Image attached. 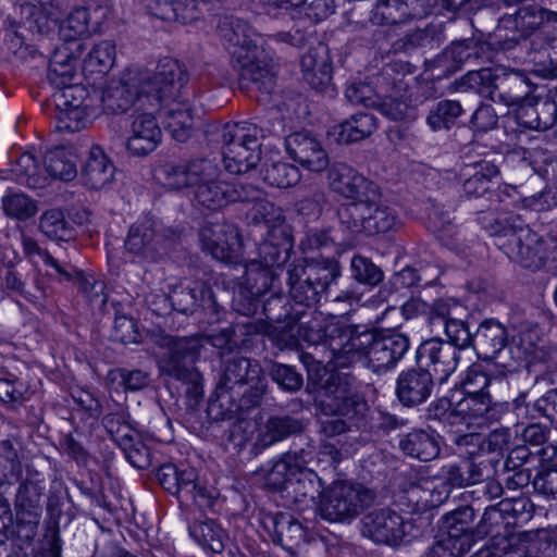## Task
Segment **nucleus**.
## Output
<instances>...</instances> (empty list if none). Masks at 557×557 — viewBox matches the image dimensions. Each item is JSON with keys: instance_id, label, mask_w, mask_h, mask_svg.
Masks as SVG:
<instances>
[{"instance_id": "f257e3e1", "label": "nucleus", "mask_w": 557, "mask_h": 557, "mask_svg": "<svg viewBox=\"0 0 557 557\" xmlns=\"http://www.w3.org/2000/svg\"><path fill=\"white\" fill-rule=\"evenodd\" d=\"M281 304V297L269 300L263 308L267 320H248L243 324L246 334H263L280 349L297 348L302 342L314 347V350L321 347L339 366V351L332 348L333 339L338 335L333 329H341V333H344V329H354V325L326 321L321 313L305 308L290 307L283 314H275L274 309Z\"/></svg>"}, {"instance_id": "f03ea898", "label": "nucleus", "mask_w": 557, "mask_h": 557, "mask_svg": "<svg viewBox=\"0 0 557 557\" xmlns=\"http://www.w3.org/2000/svg\"><path fill=\"white\" fill-rule=\"evenodd\" d=\"M183 65L172 58L160 60L153 71L128 70L119 82L111 83L99 96L103 110L132 114L146 109L159 110L162 100L174 96L187 83Z\"/></svg>"}, {"instance_id": "7ed1b4c3", "label": "nucleus", "mask_w": 557, "mask_h": 557, "mask_svg": "<svg viewBox=\"0 0 557 557\" xmlns=\"http://www.w3.org/2000/svg\"><path fill=\"white\" fill-rule=\"evenodd\" d=\"M337 337L333 339L332 348L339 351V366L350 367L360 362L363 367L381 375L396 368L410 348L409 337L399 332L373 334L367 330L334 327Z\"/></svg>"}, {"instance_id": "20e7f679", "label": "nucleus", "mask_w": 557, "mask_h": 557, "mask_svg": "<svg viewBox=\"0 0 557 557\" xmlns=\"http://www.w3.org/2000/svg\"><path fill=\"white\" fill-rule=\"evenodd\" d=\"M156 343L163 350L158 360L161 373L193 384L196 393H200L201 375L194 364L205 344H210L220 350H231L235 346L232 329H224L207 336L174 338L163 335Z\"/></svg>"}, {"instance_id": "39448f33", "label": "nucleus", "mask_w": 557, "mask_h": 557, "mask_svg": "<svg viewBox=\"0 0 557 557\" xmlns=\"http://www.w3.org/2000/svg\"><path fill=\"white\" fill-rule=\"evenodd\" d=\"M258 362L245 357L226 361L223 374L216 385L211 408L219 407L223 416H233L239 410L259 404L267 391L265 377L260 375Z\"/></svg>"}, {"instance_id": "423d86ee", "label": "nucleus", "mask_w": 557, "mask_h": 557, "mask_svg": "<svg viewBox=\"0 0 557 557\" xmlns=\"http://www.w3.org/2000/svg\"><path fill=\"white\" fill-rule=\"evenodd\" d=\"M337 218L342 232L349 238L396 232L401 226L397 211L383 200L379 186L360 202L341 205Z\"/></svg>"}, {"instance_id": "0eeeda50", "label": "nucleus", "mask_w": 557, "mask_h": 557, "mask_svg": "<svg viewBox=\"0 0 557 557\" xmlns=\"http://www.w3.org/2000/svg\"><path fill=\"white\" fill-rule=\"evenodd\" d=\"M261 129L252 123L226 124L221 132L222 156L225 170L244 174L261 160Z\"/></svg>"}, {"instance_id": "6e6552de", "label": "nucleus", "mask_w": 557, "mask_h": 557, "mask_svg": "<svg viewBox=\"0 0 557 557\" xmlns=\"http://www.w3.org/2000/svg\"><path fill=\"white\" fill-rule=\"evenodd\" d=\"M338 276V265L331 260H311L305 264H295L288 270L289 295L297 304L309 309L321 300Z\"/></svg>"}, {"instance_id": "1a4fd4ad", "label": "nucleus", "mask_w": 557, "mask_h": 557, "mask_svg": "<svg viewBox=\"0 0 557 557\" xmlns=\"http://www.w3.org/2000/svg\"><path fill=\"white\" fill-rule=\"evenodd\" d=\"M371 500V492L360 484L337 481L323 492L319 513L330 522H349Z\"/></svg>"}, {"instance_id": "9d476101", "label": "nucleus", "mask_w": 557, "mask_h": 557, "mask_svg": "<svg viewBox=\"0 0 557 557\" xmlns=\"http://www.w3.org/2000/svg\"><path fill=\"white\" fill-rule=\"evenodd\" d=\"M325 398L322 404L333 413V417L321 421L320 432L325 437L344 434L347 423L341 417H352L357 412V400L351 391L350 377L338 373H331L322 385Z\"/></svg>"}, {"instance_id": "9b49d317", "label": "nucleus", "mask_w": 557, "mask_h": 557, "mask_svg": "<svg viewBox=\"0 0 557 557\" xmlns=\"http://www.w3.org/2000/svg\"><path fill=\"white\" fill-rule=\"evenodd\" d=\"M288 247L274 244L269 239L259 246V260H251L245 265V287L239 286L238 296L250 306L269 287L273 272L272 268L284 263L287 259Z\"/></svg>"}, {"instance_id": "f8f14e48", "label": "nucleus", "mask_w": 557, "mask_h": 557, "mask_svg": "<svg viewBox=\"0 0 557 557\" xmlns=\"http://www.w3.org/2000/svg\"><path fill=\"white\" fill-rule=\"evenodd\" d=\"M414 524L391 508H380L362 518V535L377 544L397 546L411 541Z\"/></svg>"}, {"instance_id": "ddd939ff", "label": "nucleus", "mask_w": 557, "mask_h": 557, "mask_svg": "<svg viewBox=\"0 0 557 557\" xmlns=\"http://www.w3.org/2000/svg\"><path fill=\"white\" fill-rule=\"evenodd\" d=\"M219 168L214 163V174L210 177H199L196 182L195 198L201 206L218 210L231 202L247 201L257 199L260 189L256 186L242 182H224L218 178Z\"/></svg>"}, {"instance_id": "4468645a", "label": "nucleus", "mask_w": 557, "mask_h": 557, "mask_svg": "<svg viewBox=\"0 0 557 557\" xmlns=\"http://www.w3.org/2000/svg\"><path fill=\"white\" fill-rule=\"evenodd\" d=\"M262 54L260 48H238L233 52L232 65L243 87L271 94L275 85V73L271 62L262 58Z\"/></svg>"}, {"instance_id": "2eb2a0df", "label": "nucleus", "mask_w": 557, "mask_h": 557, "mask_svg": "<svg viewBox=\"0 0 557 557\" xmlns=\"http://www.w3.org/2000/svg\"><path fill=\"white\" fill-rule=\"evenodd\" d=\"M507 327L495 319L481 322L474 334V350L478 356L493 361L504 370L513 369V357Z\"/></svg>"}, {"instance_id": "dca6fc26", "label": "nucleus", "mask_w": 557, "mask_h": 557, "mask_svg": "<svg viewBox=\"0 0 557 557\" xmlns=\"http://www.w3.org/2000/svg\"><path fill=\"white\" fill-rule=\"evenodd\" d=\"M202 249L225 263H239L243 243L238 230L226 222H208L199 233Z\"/></svg>"}, {"instance_id": "f3484780", "label": "nucleus", "mask_w": 557, "mask_h": 557, "mask_svg": "<svg viewBox=\"0 0 557 557\" xmlns=\"http://www.w3.org/2000/svg\"><path fill=\"white\" fill-rule=\"evenodd\" d=\"M165 242L166 237L161 223L152 219H144L129 227L124 245L129 253L153 262L165 250Z\"/></svg>"}, {"instance_id": "a211bd4d", "label": "nucleus", "mask_w": 557, "mask_h": 557, "mask_svg": "<svg viewBox=\"0 0 557 557\" xmlns=\"http://www.w3.org/2000/svg\"><path fill=\"white\" fill-rule=\"evenodd\" d=\"M314 457L311 446L284 454L278 460L269 461L257 471V475L264 481L268 488L285 492L292 478H295L300 466L309 465Z\"/></svg>"}, {"instance_id": "6ab92c4d", "label": "nucleus", "mask_w": 557, "mask_h": 557, "mask_svg": "<svg viewBox=\"0 0 557 557\" xmlns=\"http://www.w3.org/2000/svg\"><path fill=\"white\" fill-rule=\"evenodd\" d=\"M417 361L421 368L431 372L440 384H443L456 371L459 351L448 343L432 338L419 346Z\"/></svg>"}, {"instance_id": "aec40b11", "label": "nucleus", "mask_w": 557, "mask_h": 557, "mask_svg": "<svg viewBox=\"0 0 557 557\" xmlns=\"http://www.w3.org/2000/svg\"><path fill=\"white\" fill-rule=\"evenodd\" d=\"M503 406L492 401L491 396H470L465 395L457 401L449 414L451 425H462L468 428H483L497 421L500 417Z\"/></svg>"}, {"instance_id": "412c9836", "label": "nucleus", "mask_w": 557, "mask_h": 557, "mask_svg": "<svg viewBox=\"0 0 557 557\" xmlns=\"http://www.w3.org/2000/svg\"><path fill=\"white\" fill-rule=\"evenodd\" d=\"M158 110L145 109L132 114L126 148L133 156L144 157L154 151L162 138V131L154 116Z\"/></svg>"}, {"instance_id": "4be33fe9", "label": "nucleus", "mask_w": 557, "mask_h": 557, "mask_svg": "<svg viewBox=\"0 0 557 557\" xmlns=\"http://www.w3.org/2000/svg\"><path fill=\"white\" fill-rule=\"evenodd\" d=\"M285 147L292 159L311 172H322L330 164L329 154L321 141L308 131L287 136Z\"/></svg>"}, {"instance_id": "5701e85b", "label": "nucleus", "mask_w": 557, "mask_h": 557, "mask_svg": "<svg viewBox=\"0 0 557 557\" xmlns=\"http://www.w3.org/2000/svg\"><path fill=\"white\" fill-rule=\"evenodd\" d=\"M330 188L337 195L349 199V202H360L377 185L343 162H334L327 172Z\"/></svg>"}, {"instance_id": "b1692460", "label": "nucleus", "mask_w": 557, "mask_h": 557, "mask_svg": "<svg viewBox=\"0 0 557 557\" xmlns=\"http://www.w3.org/2000/svg\"><path fill=\"white\" fill-rule=\"evenodd\" d=\"M463 448L465 454L469 455V457L442 469L445 480L453 487L481 483L488 479L492 473L491 461L488 459L480 455L473 447Z\"/></svg>"}, {"instance_id": "393cba45", "label": "nucleus", "mask_w": 557, "mask_h": 557, "mask_svg": "<svg viewBox=\"0 0 557 557\" xmlns=\"http://www.w3.org/2000/svg\"><path fill=\"white\" fill-rule=\"evenodd\" d=\"M516 220L505 218L503 221H497V226L494 233H503L509 236V245L512 248L513 258L518 259L524 267H539L542 263V256L540 247H532V243H536L535 234H531L528 227L522 225V222L517 218Z\"/></svg>"}, {"instance_id": "a878e982", "label": "nucleus", "mask_w": 557, "mask_h": 557, "mask_svg": "<svg viewBox=\"0 0 557 557\" xmlns=\"http://www.w3.org/2000/svg\"><path fill=\"white\" fill-rule=\"evenodd\" d=\"M214 174V162L198 159L189 162L166 163L158 172V178L169 189H182L196 185L199 177H210Z\"/></svg>"}, {"instance_id": "bb28decb", "label": "nucleus", "mask_w": 557, "mask_h": 557, "mask_svg": "<svg viewBox=\"0 0 557 557\" xmlns=\"http://www.w3.org/2000/svg\"><path fill=\"white\" fill-rule=\"evenodd\" d=\"M473 509L471 507H463L454 511L451 519L460 524V528H455V532L449 531L447 534L441 535L431 545L424 556L425 557H461L470 549V539L463 533L466 531L465 524L473 519Z\"/></svg>"}, {"instance_id": "cd10ccee", "label": "nucleus", "mask_w": 557, "mask_h": 557, "mask_svg": "<svg viewBox=\"0 0 557 557\" xmlns=\"http://www.w3.org/2000/svg\"><path fill=\"white\" fill-rule=\"evenodd\" d=\"M434 388V377L423 368L401 371L396 380V396L407 407L424 403Z\"/></svg>"}, {"instance_id": "c85d7f7f", "label": "nucleus", "mask_w": 557, "mask_h": 557, "mask_svg": "<svg viewBox=\"0 0 557 557\" xmlns=\"http://www.w3.org/2000/svg\"><path fill=\"white\" fill-rule=\"evenodd\" d=\"M515 85L516 89L525 88V77L517 72L506 73L503 76L494 74L488 69L470 71L461 78V85L474 90L483 97L495 98L498 88H505L507 85Z\"/></svg>"}, {"instance_id": "c756f323", "label": "nucleus", "mask_w": 557, "mask_h": 557, "mask_svg": "<svg viewBox=\"0 0 557 557\" xmlns=\"http://www.w3.org/2000/svg\"><path fill=\"white\" fill-rule=\"evenodd\" d=\"M302 78L313 89L323 90L332 81V61L325 46L307 51L301 58Z\"/></svg>"}, {"instance_id": "7c9ffc66", "label": "nucleus", "mask_w": 557, "mask_h": 557, "mask_svg": "<svg viewBox=\"0 0 557 557\" xmlns=\"http://www.w3.org/2000/svg\"><path fill=\"white\" fill-rule=\"evenodd\" d=\"M115 418L117 419L119 416L108 414L103 418L107 430L135 467H146L148 463V449L141 444L137 434L127 422H123V424L114 428Z\"/></svg>"}, {"instance_id": "2f4dec72", "label": "nucleus", "mask_w": 557, "mask_h": 557, "mask_svg": "<svg viewBox=\"0 0 557 557\" xmlns=\"http://www.w3.org/2000/svg\"><path fill=\"white\" fill-rule=\"evenodd\" d=\"M115 418L117 419L119 416L108 414L103 418L107 430L135 467H146L148 463V449L141 444L137 434L127 422H123V424L114 428Z\"/></svg>"}, {"instance_id": "473e14b6", "label": "nucleus", "mask_w": 557, "mask_h": 557, "mask_svg": "<svg viewBox=\"0 0 557 557\" xmlns=\"http://www.w3.org/2000/svg\"><path fill=\"white\" fill-rule=\"evenodd\" d=\"M544 22V13L534 4L522 5L513 12H507L499 18V29L511 30L512 41L531 35Z\"/></svg>"}, {"instance_id": "72a5a7b5", "label": "nucleus", "mask_w": 557, "mask_h": 557, "mask_svg": "<svg viewBox=\"0 0 557 557\" xmlns=\"http://www.w3.org/2000/svg\"><path fill=\"white\" fill-rule=\"evenodd\" d=\"M535 537L530 534H507L490 540V544L478 552L476 557H528L532 556Z\"/></svg>"}, {"instance_id": "f704fd0d", "label": "nucleus", "mask_w": 557, "mask_h": 557, "mask_svg": "<svg viewBox=\"0 0 557 557\" xmlns=\"http://www.w3.org/2000/svg\"><path fill=\"white\" fill-rule=\"evenodd\" d=\"M45 492V480L37 471L32 472L27 469V476L21 483L17 493L15 506L18 513L28 516L30 519H37L41 513V498Z\"/></svg>"}, {"instance_id": "c9c22d12", "label": "nucleus", "mask_w": 557, "mask_h": 557, "mask_svg": "<svg viewBox=\"0 0 557 557\" xmlns=\"http://www.w3.org/2000/svg\"><path fill=\"white\" fill-rule=\"evenodd\" d=\"M498 173V168L485 159L466 164L462 170L465 194L475 198L484 196L490 191L492 181Z\"/></svg>"}, {"instance_id": "e433bc0d", "label": "nucleus", "mask_w": 557, "mask_h": 557, "mask_svg": "<svg viewBox=\"0 0 557 557\" xmlns=\"http://www.w3.org/2000/svg\"><path fill=\"white\" fill-rule=\"evenodd\" d=\"M219 34L225 42L233 59V52L238 48H259L258 35L243 20L234 16H225L219 23Z\"/></svg>"}, {"instance_id": "4c0bfd02", "label": "nucleus", "mask_w": 557, "mask_h": 557, "mask_svg": "<svg viewBox=\"0 0 557 557\" xmlns=\"http://www.w3.org/2000/svg\"><path fill=\"white\" fill-rule=\"evenodd\" d=\"M422 13L418 0H377L371 11V21L375 24H398L414 18Z\"/></svg>"}, {"instance_id": "58836bf2", "label": "nucleus", "mask_w": 557, "mask_h": 557, "mask_svg": "<svg viewBox=\"0 0 557 557\" xmlns=\"http://www.w3.org/2000/svg\"><path fill=\"white\" fill-rule=\"evenodd\" d=\"M170 299L174 309L185 314L193 313L200 307H214L210 288L201 283L181 285L172 292Z\"/></svg>"}, {"instance_id": "ea45409f", "label": "nucleus", "mask_w": 557, "mask_h": 557, "mask_svg": "<svg viewBox=\"0 0 557 557\" xmlns=\"http://www.w3.org/2000/svg\"><path fill=\"white\" fill-rule=\"evenodd\" d=\"M114 171L115 168L104 151L98 146L92 147L83 169L85 184L90 188H102L112 181Z\"/></svg>"}, {"instance_id": "a19ab883", "label": "nucleus", "mask_w": 557, "mask_h": 557, "mask_svg": "<svg viewBox=\"0 0 557 557\" xmlns=\"http://www.w3.org/2000/svg\"><path fill=\"white\" fill-rule=\"evenodd\" d=\"M399 448L412 458L421 461L433 460L440 454V446L434 435L423 430H413L399 440Z\"/></svg>"}, {"instance_id": "79ce46f5", "label": "nucleus", "mask_w": 557, "mask_h": 557, "mask_svg": "<svg viewBox=\"0 0 557 557\" xmlns=\"http://www.w3.org/2000/svg\"><path fill=\"white\" fill-rule=\"evenodd\" d=\"M164 127L177 141H186L193 129L194 117L191 106L188 101L173 100L169 103Z\"/></svg>"}, {"instance_id": "37998d69", "label": "nucleus", "mask_w": 557, "mask_h": 557, "mask_svg": "<svg viewBox=\"0 0 557 557\" xmlns=\"http://www.w3.org/2000/svg\"><path fill=\"white\" fill-rule=\"evenodd\" d=\"M376 127L377 121L372 113L358 112L337 126V139L343 144L360 141L372 135Z\"/></svg>"}, {"instance_id": "c03bdc74", "label": "nucleus", "mask_w": 557, "mask_h": 557, "mask_svg": "<svg viewBox=\"0 0 557 557\" xmlns=\"http://www.w3.org/2000/svg\"><path fill=\"white\" fill-rule=\"evenodd\" d=\"M321 480L317 473L308 469L307 466H300L295 478H292L287 490L285 491L295 503L314 502L321 493Z\"/></svg>"}, {"instance_id": "a18cd8bd", "label": "nucleus", "mask_w": 557, "mask_h": 557, "mask_svg": "<svg viewBox=\"0 0 557 557\" xmlns=\"http://www.w3.org/2000/svg\"><path fill=\"white\" fill-rule=\"evenodd\" d=\"M45 172L61 181H72L76 177L75 156L64 147L49 150L44 159Z\"/></svg>"}, {"instance_id": "49530a36", "label": "nucleus", "mask_w": 557, "mask_h": 557, "mask_svg": "<svg viewBox=\"0 0 557 557\" xmlns=\"http://www.w3.org/2000/svg\"><path fill=\"white\" fill-rule=\"evenodd\" d=\"M268 523H271L273 528L275 535L274 541L284 547H292L305 537L301 523L289 512H277L270 516Z\"/></svg>"}, {"instance_id": "de8ad7c7", "label": "nucleus", "mask_w": 557, "mask_h": 557, "mask_svg": "<svg viewBox=\"0 0 557 557\" xmlns=\"http://www.w3.org/2000/svg\"><path fill=\"white\" fill-rule=\"evenodd\" d=\"M511 441L509 429H497L492 431L486 437H482L475 432L465 434L456 440L459 447H473L478 451L487 450L490 453L498 451L507 448Z\"/></svg>"}, {"instance_id": "09e8293b", "label": "nucleus", "mask_w": 557, "mask_h": 557, "mask_svg": "<svg viewBox=\"0 0 557 557\" xmlns=\"http://www.w3.org/2000/svg\"><path fill=\"white\" fill-rule=\"evenodd\" d=\"M261 175L265 183L277 188L295 186L301 177L297 166L280 160L265 161Z\"/></svg>"}, {"instance_id": "8fccbe9b", "label": "nucleus", "mask_w": 557, "mask_h": 557, "mask_svg": "<svg viewBox=\"0 0 557 557\" xmlns=\"http://www.w3.org/2000/svg\"><path fill=\"white\" fill-rule=\"evenodd\" d=\"M304 424L289 416L270 418L260 432L259 441L263 446H270L292 434L301 432Z\"/></svg>"}, {"instance_id": "3c124183", "label": "nucleus", "mask_w": 557, "mask_h": 557, "mask_svg": "<svg viewBox=\"0 0 557 557\" xmlns=\"http://www.w3.org/2000/svg\"><path fill=\"white\" fill-rule=\"evenodd\" d=\"M189 534L206 549L221 553L227 539L224 530L213 520L196 521L189 527Z\"/></svg>"}, {"instance_id": "603ef678", "label": "nucleus", "mask_w": 557, "mask_h": 557, "mask_svg": "<svg viewBox=\"0 0 557 557\" xmlns=\"http://www.w3.org/2000/svg\"><path fill=\"white\" fill-rule=\"evenodd\" d=\"M39 230L51 240L69 242L75 236L73 226L60 209L45 211L39 219Z\"/></svg>"}, {"instance_id": "864d4df0", "label": "nucleus", "mask_w": 557, "mask_h": 557, "mask_svg": "<svg viewBox=\"0 0 557 557\" xmlns=\"http://www.w3.org/2000/svg\"><path fill=\"white\" fill-rule=\"evenodd\" d=\"M509 519L505 513L499 510V503L490 506L485 509L479 524L475 528V534L480 537L491 536V540L496 537H505L511 534Z\"/></svg>"}, {"instance_id": "5fc2aeb1", "label": "nucleus", "mask_w": 557, "mask_h": 557, "mask_svg": "<svg viewBox=\"0 0 557 557\" xmlns=\"http://www.w3.org/2000/svg\"><path fill=\"white\" fill-rule=\"evenodd\" d=\"M462 113V107L455 100H442L432 107L426 124L434 132L449 129Z\"/></svg>"}, {"instance_id": "6e6d98bb", "label": "nucleus", "mask_w": 557, "mask_h": 557, "mask_svg": "<svg viewBox=\"0 0 557 557\" xmlns=\"http://www.w3.org/2000/svg\"><path fill=\"white\" fill-rule=\"evenodd\" d=\"M148 9L152 15L168 22L185 24L196 18L195 1L185 3L183 12H178V7L175 5L174 0H150Z\"/></svg>"}, {"instance_id": "4d7b16f0", "label": "nucleus", "mask_w": 557, "mask_h": 557, "mask_svg": "<svg viewBox=\"0 0 557 557\" xmlns=\"http://www.w3.org/2000/svg\"><path fill=\"white\" fill-rule=\"evenodd\" d=\"M12 172L18 183L27 185L30 188L40 187L45 181L44 171L35 156L30 152H25L20 156L12 168Z\"/></svg>"}, {"instance_id": "13d9d810", "label": "nucleus", "mask_w": 557, "mask_h": 557, "mask_svg": "<svg viewBox=\"0 0 557 557\" xmlns=\"http://www.w3.org/2000/svg\"><path fill=\"white\" fill-rule=\"evenodd\" d=\"M97 115L96 106L58 109V127L67 132H78L85 128Z\"/></svg>"}, {"instance_id": "bf43d9fd", "label": "nucleus", "mask_w": 557, "mask_h": 557, "mask_svg": "<svg viewBox=\"0 0 557 557\" xmlns=\"http://www.w3.org/2000/svg\"><path fill=\"white\" fill-rule=\"evenodd\" d=\"M55 106L58 109L79 108L85 106H94L99 101V95H89L88 90L81 84H73L60 88L54 95Z\"/></svg>"}, {"instance_id": "052dcab7", "label": "nucleus", "mask_w": 557, "mask_h": 557, "mask_svg": "<svg viewBox=\"0 0 557 557\" xmlns=\"http://www.w3.org/2000/svg\"><path fill=\"white\" fill-rule=\"evenodd\" d=\"M115 61V45L102 40L95 45L85 59V69L89 72L107 73Z\"/></svg>"}, {"instance_id": "680f3d73", "label": "nucleus", "mask_w": 557, "mask_h": 557, "mask_svg": "<svg viewBox=\"0 0 557 557\" xmlns=\"http://www.w3.org/2000/svg\"><path fill=\"white\" fill-rule=\"evenodd\" d=\"M0 277L7 290L23 296L30 302H37L40 298L45 297L44 290H39V295L26 290L23 274L13 263H9L0 269Z\"/></svg>"}, {"instance_id": "e2e57ef3", "label": "nucleus", "mask_w": 557, "mask_h": 557, "mask_svg": "<svg viewBox=\"0 0 557 557\" xmlns=\"http://www.w3.org/2000/svg\"><path fill=\"white\" fill-rule=\"evenodd\" d=\"M499 510L508 518L511 528L528 521L533 512V504L528 497L519 496L499 502Z\"/></svg>"}, {"instance_id": "0e129e2a", "label": "nucleus", "mask_w": 557, "mask_h": 557, "mask_svg": "<svg viewBox=\"0 0 557 557\" xmlns=\"http://www.w3.org/2000/svg\"><path fill=\"white\" fill-rule=\"evenodd\" d=\"M89 13L85 8L74 9L60 26L65 40H75L89 33Z\"/></svg>"}, {"instance_id": "69168bd1", "label": "nucleus", "mask_w": 557, "mask_h": 557, "mask_svg": "<svg viewBox=\"0 0 557 557\" xmlns=\"http://www.w3.org/2000/svg\"><path fill=\"white\" fill-rule=\"evenodd\" d=\"M482 46L473 39H463L453 42L444 52L447 60L454 64V69H459L466 62L478 59Z\"/></svg>"}, {"instance_id": "338daca9", "label": "nucleus", "mask_w": 557, "mask_h": 557, "mask_svg": "<svg viewBox=\"0 0 557 557\" xmlns=\"http://www.w3.org/2000/svg\"><path fill=\"white\" fill-rule=\"evenodd\" d=\"M2 207L7 215L18 220H27L33 216L37 207L26 195L13 193L2 198Z\"/></svg>"}, {"instance_id": "774afa93", "label": "nucleus", "mask_w": 557, "mask_h": 557, "mask_svg": "<svg viewBox=\"0 0 557 557\" xmlns=\"http://www.w3.org/2000/svg\"><path fill=\"white\" fill-rule=\"evenodd\" d=\"M351 276L359 283L376 285L383 280V272L370 259L355 256L350 262Z\"/></svg>"}]
</instances>
